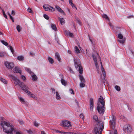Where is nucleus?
<instances>
[{
  "instance_id": "obj_1",
  "label": "nucleus",
  "mask_w": 134,
  "mask_h": 134,
  "mask_svg": "<svg viewBox=\"0 0 134 134\" xmlns=\"http://www.w3.org/2000/svg\"><path fill=\"white\" fill-rule=\"evenodd\" d=\"M1 125L3 129V131L7 133H12V132L14 130V126L8 122L2 121Z\"/></svg>"
},
{
  "instance_id": "obj_2",
  "label": "nucleus",
  "mask_w": 134,
  "mask_h": 134,
  "mask_svg": "<svg viewBox=\"0 0 134 134\" xmlns=\"http://www.w3.org/2000/svg\"><path fill=\"white\" fill-rule=\"evenodd\" d=\"M105 100L102 96H100L99 98L97 104V110L99 113H103L105 110Z\"/></svg>"
},
{
  "instance_id": "obj_3",
  "label": "nucleus",
  "mask_w": 134,
  "mask_h": 134,
  "mask_svg": "<svg viewBox=\"0 0 134 134\" xmlns=\"http://www.w3.org/2000/svg\"><path fill=\"white\" fill-rule=\"evenodd\" d=\"M9 76L12 78V79L14 81V84L15 86L18 85L24 91L26 89H29V87L27 86L24 84L19 79L16 78L15 76L12 74H10L9 75Z\"/></svg>"
},
{
  "instance_id": "obj_4",
  "label": "nucleus",
  "mask_w": 134,
  "mask_h": 134,
  "mask_svg": "<svg viewBox=\"0 0 134 134\" xmlns=\"http://www.w3.org/2000/svg\"><path fill=\"white\" fill-rule=\"evenodd\" d=\"M103 129V126L102 123L100 125H97L94 128L93 133L94 134H102Z\"/></svg>"
},
{
  "instance_id": "obj_5",
  "label": "nucleus",
  "mask_w": 134,
  "mask_h": 134,
  "mask_svg": "<svg viewBox=\"0 0 134 134\" xmlns=\"http://www.w3.org/2000/svg\"><path fill=\"white\" fill-rule=\"evenodd\" d=\"M92 56L93 59L94 61V63L97 70V72L98 73H99V68L98 65L97 63V61L96 60V58L97 57H99L98 54L97 53H95L94 54H92Z\"/></svg>"
},
{
  "instance_id": "obj_6",
  "label": "nucleus",
  "mask_w": 134,
  "mask_h": 134,
  "mask_svg": "<svg viewBox=\"0 0 134 134\" xmlns=\"http://www.w3.org/2000/svg\"><path fill=\"white\" fill-rule=\"evenodd\" d=\"M61 124L62 126L67 127H70L72 125L70 121L67 120L63 121Z\"/></svg>"
},
{
  "instance_id": "obj_7",
  "label": "nucleus",
  "mask_w": 134,
  "mask_h": 134,
  "mask_svg": "<svg viewBox=\"0 0 134 134\" xmlns=\"http://www.w3.org/2000/svg\"><path fill=\"white\" fill-rule=\"evenodd\" d=\"M115 118L112 116L111 117L110 122V127L113 130L114 129L115 125Z\"/></svg>"
},
{
  "instance_id": "obj_8",
  "label": "nucleus",
  "mask_w": 134,
  "mask_h": 134,
  "mask_svg": "<svg viewBox=\"0 0 134 134\" xmlns=\"http://www.w3.org/2000/svg\"><path fill=\"white\" fill-rule=\"evenodd\" d=\"M123 130L126 133H130L132 131L131 127L129 124L125 125L123 128Z\"/></svg>"
},
{
  "instance_id": "obj_9",
  "label": "nucleus",
  "mask_w": 134,
  "mask_h": 134,
  "mask_svg": "<svg viewBox=\"0 0 134 134\" xmlns=\"http://www.w3.org/2000/svg\"><path fill=\"white\" fill-rule=\"evenodd\" d=\"M43 7L45 11L52 12L54 11L55 10L54 8L47 4H44L43 5Z\"/></svg>"
},
{
  "instance_id": "obj_10",
  "label": "nucleus",
  "mask_w": 134,
  "mask_h": 134,
  "mask_svg": "<svg viewBox=\"0 0 134 134\" xmlns=\"http://www.w3.org/2000/svg\"><path fill=\"white\" fill-rule=\"evenodd\" d=\"M74 63L75 67L78 68L79 66L80 65V61L79 59L77 58H75L74 59Z\"/></svg>"
},
{
  "instance_id": "obj_11",
  "label": "nucleus",
  "mask_w": 134,
  "mask_h": 134,
  "mask_svg": "<svg viewBox=\"0 0 134 134\" xmlns=\"http://www.w3.org/2000/svg\"><path fill=\"white\" fill-rule=\"evenodd\" d=\"M4 64L6 68L8 69H12L14 66V65L13 63L9 62L8 61L5 62Z\"/></svg>"
},
{
  "instance_id": "obj_12",
  "label": "nucleus",
  "mask_w": 134,
  "mask_h": 134,
  "mask_svg": "<svg viewBox=\"0 0 134 134\" xmlns=\"http://www.w3.org/2000/svg\"><path fill=\"white\" fill-rule=\"evenodd\" d=\"M93 119L95 121H97V124L95 126L94 128L96 127V126L97 125H100V124L102 123L103 125V126L104 127V125L103 122L101 121H100L98 120V118L97 116L96 115H94L93 116Z\"/></svg>"
},
{
  "instance_id": "obj_13",
  "label": "nucleus",
  "mask_w": 134,
  "mask_h": 134,
  "mask_svg": "<svg viewBox=\"0 0 134 134\" xmlns=\"http://www.w3.org/2000/svg\"><path fill=\"white\" fill-rule=\"evenodd\" d=\"M94 102L92 98L90 99V109L91 111L92 112L93 110Z\"/></svg>"
},
{
  "instance_id": "obj_14",
  "label": "nucleus",
  "mask_w": 134,
  "mask_h": 134,
  "mask_svg": "<svg viewBox=\"0 0 134 134\" xmlns=\"http://www.w3.org/2000/svg\"><path fill=\"white\" fill-rule=\"evenodd\" d=\"M27 89H26L24 91L28 95L31 97L35 99H36V97L34 94L32 93L30 91H29Z\"/></svg>"
},
{
  "instance_id": "obj_15",
  "label": "nucleus",
  "mask_w": 134,
  "mask_h": 134,
  "mask_svg": "<svg viewBox=\"0 0 134 134\" xmlns=\"http://www.w3.org/2000/svg\"><path fill=\"white\" fill-rule=\"evenodd\" d=\"M13 71L14 73H18L20 75L21 74L22 72L21 69L18 66L14 67L13 70Z\"/></svg>"
},
{
  "instance_id": "obj_16",
  "label": "nucleus",
  "mask_w": 134,
  "mask_h": 134,
  "mask_svg": "<svg viewBox=\"0 0 134 134\" xmlns=\"http://www.w3.org/2000/svg\"><path fill=\"white\" fill-rule=\"evenodd\" d=\"M55 8L59 12L65 14V13L64 11L61 9V8L58 5H55Z\"/></svg>"
},
{
  "instance_id": "obj_17",
  "label": "nucleus",
  "mask_w": 134,
  "mask_h": 134,
  "mask_svg": "<svg viewBox=\"0 0 134 134\" xmlns=\"http://www.w3.org/2000/svg\"><path fill=\"white\" fill-rule=\"evenodd\" d=\"M99 59H100V64L101 65V71L103 73V76L104 77H105V76L106 75L105 73V70L102 64V63L101 61V60H100V59L99 57Z\"/></svg>"
},
{
  "instance_id": "obj_18",
  "label": "nucleus",
  "mask_w": 134,
  "mask_h": 134,
  "mask_svg": "<svg viewBox=\"0 0 134 134\" xmlns=\"http://www.w3.org/2000/svg\"><path fill=\"white\" fill-rule=\"evenodd\" d=\"M31 75L32 77V80L34 81L36 80L37 79V76L33 73L31 72Z\"/></svg>"
},
{
  "instance_id": "obj_19",
  "label": "nucleus",
  "mask_w": 134,
  "mask_h": 134,
  "mask_svg": "<svg viewBox=\"0 0 134 134\" xmlns=\"http://www.w3.org/2000/svg\"><path fill=\"white\" fill-rule=\"evenodd\" d=\"M58 19L60 21L61 24L62 25H63L65 23V20L63 18H60L58 17Z\"/></svg>"
},
{
  "instance_id": "obj_20",
  "label": "nucleus",
  "mask_w": 134,
  "mask_h": 134,
  "mask_svg": "<svg viewBox=\"0 0 134 134\" xmlns=\"http://www.w3.org/2000/svg\"><path fill=\"white\" fill-rule=\"evenodd\" d=\"M55 58L56 59H57L59 61H60V58L59 55L58 53H55Z\"/></svg>"
},
{
  "instance_id": "obj_21",
  "label": "nucleus",
  "mask_w": 134,
  "mask_h": 134,
  "mask_svg": "<svg viewBox=\"0 0 134 134\" xmlns=\"http://www.w3.org/2000/svg\"><path fill=\"white\" fill-rule=\"evenodd\" d=\"M79 78L80 81L81 82L84 83L85 82V80L83 76L81 75H79Z\"/></svg>"
},
{
  "instance_id": "obj_22",
  "label": "nucleus",
  "mask_w": 134,
  "mask_h": 134,
  "mask_svg": "<svg viewBox=\"0 0 134 134\" xmlns=\"http://www.w3.org/2000/svg\"><path fill=\"white\" fill-rule=\"evenodd\" d=\"M77 70H79V72L80 74L82 73L83 70L82 67L81 66H79L78 68H76Z\"/></svg>"
},
{
  "instance_id": "obj_23",
  "label": "nucleus",
  "mask_w": 134,
  "mask_h": 134,
  "mask_svg": "<svg viewBox=\"0 0 134 134\" xmlns=\"http://www.w3.org/2000/svg\"><path fill=\"white\" fill-rule=\"evenodd\" d=\"M126 38H124L122 40H118V41L119 42L122 44L124 43L126 40Z\"/></svg>"
},
{
  "instance_id": "obj_24",
  "label": "nucleus",
  "mask_w": 134,
  "mask_h": 134,
  "mask_svg": "<svg viewBox=\"0 0 134 134\" xmlns=\"http://www.w3.org/2000/svg\"><path fill=\"white\" fill-rule=\"evenodd\" d=\"M75 52L77 54L80 53V51L79 50L78 47L77 46L75 47Z\"/></svg>"
},
{
  "instance_id": "obj_25",
  "label": "nucleus",
  "mask_w": 134,
  "mask_h": 134,
  "mask_svg": "<svg viewBox=\"0 0 134 134\" xmlns=\"http://www.w3.org/2000/svg\"><path fill=\"white\" fill-rule=\"evenodd\" d=\"M17 59L20 61H22L24 59V57L23 56L21 55L17 57Z\"/></svg>"
},
{
  "instance_id": "obj_26",
  "label": "nucleus",
  "mask_w": 134,
  "mask_h": 134,
  "mask_svg": "<svg viewBox=\"0 0 134 134\" xmlns=\"http://www.w3.org/2000/svg\"><path fill=\"white\" fill-rule=\"evenodd\" d=\"M48 59L49 63L51 64H52L53 63L54 60L52 58L49 57H48Z\"/></svg>"
},
{
  "instance_id": "obj_27",
  "label": "nucleus",
  "mask_w": 134,
  "mask_h": 134,
  "mask_svg": "<svg viewBox=\"0 0 134 134\" xmlns=\"http://www.w3.org/2000/svg\"><path fill=\"white\" fill-rule=\"evenodd\" d=\"M61 82L62 84L65 86L67 84V82L64 79H62L61 80Z\"/></svg>"
},
{
  "instance_id": "obj_28",
  "label": "nucleus",
  "mask_w": 134,
  "mask_h": 134,
  "mask_svg": "<svg viewBox=\"0 0 134 134\" xmlns=\"http://www.w3.org/2000/svg\"><path fill=\"white\" fill-rule=\"evenodd\" d=\"M66 34L68 36H69L72 38H73L74 37L73 34L72 33H70L69 32H68L66 33Z\"/></svg>"
},
{
  "instance_id": "obj_29",
  "label": "nucleus",
  "mask_w": 134,
  "mask_h": 134,
  "mask_svg": "<svg viewBox=\"0 0 134 134\" xmlns=\"http://www.w3.org/2000/svg\"><path fill=\"white\" fill-rule=\"evenodd\" d=\"M51 27L52 29L55 31L57 30V28L55 25L53 24H52L51 25Z\"/></svg>"
},
{
  "instance_id": "obj_30",
  "label": "nucleus",
  "mask_w": 134,
  "mask_h": 134,
  "mask_svg": "<svg viewBox=\"0 0 134 134\" xmlns=\"http://www.w3.org/2000/svg\"><path fill=\"white\" fill-rule=\"evenodd\" d=\"M56 98L57 99H60V96L58 93L57 92H56Z\"/></svg>"
},
{
  "instance_id": "obj_31",
  "label": "nucleus",
  "mask_w": 134,
  "mask_h": 134,
  "mask_svg": "<svg viewBox=\"0 0 134 134\" xmlns=\"http://www.w3.org/2000/svg\"><path fill=\"white\" fill-rule=\"evenodd\" d=\"M0 80L2 82H3L5 84H6L7 83V82L6 80L2 78H0Z\"/></svg>"
},
{
  "instance_id": "obj_32",
  "label": "nucleus",
  "mask_w": 134,
  "mask_h": 134,
  "mask_svg": "<svg viewBox=\"0 0 134 134\" xmlns=\"http://www.w3.org/2000/svg\"><path fill=\"white\" fill-rule=\"evenodd\" d=\"M53 132H56L57 133H61V134H63V133H65V132L61 131H58V130H53Z\"/></svg>"
},
{
  "instance_id": "obj_33",
  "label": "nucleus",
  "mask_w": 134,
  "mask_h": 134,
  "mask_svg": "<svg viewBox=\"0 0 134 134\" xmlns=\"http://www.w3.org/2000/svg\"><path fill=\"white\" fill-rule=\"evenodd\" d=\"M115 88L118 91H119L120 90V88L119 86H115Z\"/></svg>"
},
{
  "instance_id": "obj_34",
  "label": "nucleus",
  "mask_w": 134,
  "mask_h": 134,
  "mask_svg": "<svg viewBox=\"0 0 134 134\" xmlns=\"http://www.w3.org/2000/svg\"><path fill=\"white\" fill-rule=\"evenodd\" d=\"M25 70L26 71H27L30 74H31V73L32 72L31 71L30 69L28 68H25Z\"/></svg>"
},
{
  "instance_id": "obj_35",
  "label": "nucleus",
  "mask_w": 134,
  "mask_h": 134,
  "mask_svg": "<svg viewBox=\"0 0 134 134\" xmlns=\"http://www.w3.org/2000/svg\"><path fill=\"white\" fill-rule=\"evenodd\" d=\"M1 42L4 45H5V46H7L8 45V44L7 43V42L5 41L4 40H1Z\"/></svg>"
},
{
  "instance_id": "obj_36",
  "label": "nucleus",
  "mask_w": 134,
  "mask_h": 134,
  "mask_svg": "<svg viewBox=\"0 0 134 134\" xmlns=\"http://www.w3.org/2000/svg\"><path fill=\"white\" fill-rule=\"evenodd\" d=\"M102 16L103 18H105L106 19L109 20V18L106 14H103Z\"/></svg>"
},
{
  "instance_id": "obj_37",
  "label": "nucleus",
  "mask_w": 134,
  "mask_h": 134,
  "mask_svg": "<svg viewBox=\"0 0 134 134\" xmlns=\"http://www.w3.org/2000/svg\"><path fill=\"white\" fill-rule=\"evenodd\" d=\"M19 99L21 103H25L24 100L21 97H19Z\"/></svg>"
},
{
  "instance_id": "obj_38",
  "label": "nucleus",
  "mask_w": 134,
  "mask_h": 134,
  "mask_svg": "<svg viewBox=\"0 0 134 134\" xmlns=\"http://www.w3.org/2000/svg\"><path fill=\"white\" fill-rule=\"evenodd\" d=\"M118 37L119 39H121L123 38V35L121 34H119L118 35Z\"/></svg>"
},
{
  "instance_id": "obj_39",
  "label": "nucleus",
  "mask_w": 134,
  "mask_h": 134,
  "mask_svg": "<svg viewBox=\"0 0 134 134\" xmlns=\"http://www.w3.org/2000/svg\"><path fill=\"white\" fill-rule=\"evenodd\" d=\"M16 29L17 31L19 32L21 30V27L19 25H18L16 26Z\"/></svg>"
},
{
  "instance_id": "obj_40",
  "label": "nucleus",
  "mask_w": 134,
  "mask_h": 134,
  "mask_svg": "<svg viewBox=\"0 0 134 134\" xmlns=\"http://www.w3.org/2000/svg\"><path fill=\"white\" fill-rule=\"evenodd\" d=\"M21 78L24 81H25L26 80V78L25 77L24 75L21 76Z\"/></svg>"
},
{
  "instance_id": "obj_41",
  "label": "nucleus",
  "mask_w": 134,
  "mask_h": 134,
  "mask_svg": "<svg viewBox=\"0 0 134 134\" xmlns=\"http://www.w3.org/2000/svg\"><path fill=\"white\" fill-rule=\"evenodd\" d=\"M18 121L19 122V124L21 125H22L24 124V122L21 119H19Z\"/></svg>"
},
{
  "instance_id": "obj_42",
  "label": "nucleus",
  "mask_w": 134,
  "mask_h": 134,
  "mask_svg": "<svg viewBox=\"0 0 134 134\" xmlns=\"http://www.w3.org/2000/svg\"><path fill=\"white\" fill-rule=\"evenodd\" d=\"M80 86L81 87H84L85 85L84 83H83V82H82L80 83Z\"/></svg>"
},
{
  "instance_id": "obj_43",
  "label": "nucleus",
  "mask_w": 134,
  "mask_h": 134,
  "mask_svg": "<svg viewBox=\"0 0 134 134\" xmlns=\"http://www.w3.org/2000/svg\"><path fill=\"white\" fill-rule=\"evenodd\" d=\"M43 16L46 19L48 20L49 19L48 16L47 15L44 14L43 15Z\"/></svg>"
},
{
  "instance_id": "obj_44",
  "label": "nucleus",
  "mask_w": 134,
  "mask_h": 134,
  "mask_svg": "<svg viewBox=\"0 0 134 134\" xmlns=\"http://www.w3.org/2000/svg\"><path fill=\"white\" fill-rule=\"evenodd\" d=\"M9 48L10 50H11L12 52V53H14V51L13 49V48L11 46H9Z\"/></svg>"
},
{
  "instance_id": "obj_45",
  "label": "nucleus",
  "mask_w": 134,
  "mask_h": 134,
  "mask_svg": "<svg viewBox=\"0 0 134 134\" xmlns=\"http://www.w3.org/2000/svg\"><path fill=\"white\" fill-rule=\"evenodd\" d=\"M71 94H74V92L73 90L71 89H70L69 90Z\"/></svg>"
},
{
  "instance_id": "obj_46",
  "label": "nucleus",
  "mask_w": 134,
  "mask_h": 134,
  "mask_svg": "<svg viewBox=\"0 0 134 134\" xmlns=\"http://www.w3.org/2000/svg\"><path fill=\"white\" fill-rule=\"evenodd\" d=\"M34 124L35 126L36 127L38 126L39 125L38 123L36 121H35Z\"/></svg>"
},
{
  "instance_id": "obj_47",
  "label": "nucleus",
  "mask_w": 134,
  "mask_h": 134,
  "mask_svg": "<svg viewBox=\"0 0 134 134\" xmlns=\"http://www.w3.org/2000/svg\"><path fill=\"white\" fill-rule=\"evenodd\" d=\"M63 134H76L75 133H73L72 132H65V133H63Z\"/></svg>"
},
{
  "instance_id": "obj_48",
  "label": "nucleus",
  "mask_w": 134,
  "mask_h": 134,
  "mask_svg": "<svg viewBox=\"0 0 134 134\" xmlns=\"http://www.w3.org/2000/svg\"><path fill=\"white\" fill-rule=\"evenodd\" d=\"M69 70L70 71L71 73L72 74L74 73V72L72 70L71 68H69Z\"/></svg>"
},
{
  "instance_id": "obj_49",
  "label": "nucleus",
  "mask_w": 134,
  "mask_h": 134,
  "mask_svg": "<svg viewBox=\"0 0 134 134\" xmlns=\"http://www.w3.org/2000/svg\"><path fill=\"white\" fill-rule=\"evenodd\" d=\"M27 132L29 134H32V131L31 130H28L27 131Z\"/></svg>"
},
{
  "instance_id": "obj_50",
  "label": "nucleus",
  "mask_w": 134,
  "mask_h": 134,
  "mask_svg": "<svg viewBox=\"0 0 134 134\" xmlns=\"http://www.w3.org/2000/svg\"><path fill=\"white\" fill-rule=\"evenodd\" d=\"M27 11L29 13H32V10L30 8H28L27 9Z\"/></svg>"
},
{
  "instance_id": "obj_51",
  "label": "nucleus",
  "mask_w": 134,
  "mask_h": 134,
  "mask_svg": "<svg viewBox=\"0 0 134 134\" xmlns=\"http://www.w3.org/2000/svg\"><path fill=\"white\" fill-rule=\"evenodd\" d=\"M71 5L72 6V7L73 8H75L76 9H77V8L76 7L75 5L73 3H72V4H71Z\"/></svg>"
},
{
  "instance_id": "obj_52",
  "label": "nucleus",
  "mask_w": 134,
  "mask_h": 134,
  "mask_svg": "<svg viewBox=\"0 0 134 134\" xmlns=\"http://www.w3.org/2000/svg\"><path fill=\"white\" fill-rule=\"evenodd\" d=\"M11 14L13 15H14L15 14V11L13 10H12V11Z\"/></svg>"
},
{
  "instance_id": "obj_53",
  "label": "nucleus",
  "mask_w": 134,
  "mask_h": 134,
  "mask_svg": "<svg viewBox=\"0 0 134 134\" xmlns=\"http://www.w3.org/2000/svg\"><path fill=\"white\" fill-rule=\"evenodd\" d=\"M10 19H11L13 22H14V19L12 16L10 17Z\"/></svg>"
},
{
  "instance_id": "obj_54",
  "label": "nucleus",
  "mask_w": 134,
  "mask_h": 134,
  "mask_svg": "<svg viewBox=\"0 0 134 134\" xmlns=\"http://www.w3.org/2000/svg\"><path fill=\"white\" fill-rule=\"evenodd\" d=\"M52 90V92L53 93H54V94H55L56 93L55 92V90L53 88H51V89Z\"/></svg>"
},
{
  "instance_id": "obj_55",
  "label": "nucleus",
  "mask_w": 134,
  "mask_h": 134,
  "mask_svg": "<svg viewBox=\"0 0 134 134\" xmlns=\"http://www.w3.org/2000/svg\"><path fill=\"white\" fill-rule=\"evenodd\" d=\"M76 20L77 22L80 24H81V22L79 19H76Z\"/></svg>"
},
{
  "instance_id": "obj_56",
  "label": "nucleus",
  "mask_w": 134,
  "mask_h": 134,
  "mask_svg": "<svg viewBox=\"0 0 134 134\" xmlns=\"http://www.w3.org/2000/svg\"><path fill=\"white\" fill-rule=\"evenodd\" d=\"M80 117L81 119H83L84 118V116H83V115L82 114H80Z\"/></svg>"
},
{
  "instance_id": "obj_57",
  "label": "nucleus",
  "mask_w": 134,
  "mask_h": 134,
  "mask_svg": "<svg viewBox=\"0 0 134 134\" xmlns=\"http://www.w3.org/2000/svg\"><path fill=\"white\" fill-rule=\"evenodd\" d=\"M74 102L75 103L77 104V105L78 106L79 105V103L77 100L76 99H75L74 100Z\"/></svg>"
},
{
  "instance_id": "obj_58",
  "label": "nucleus",
  "mask_w": 134,
  "mask_h": 134,
  "mask_svg": "<svg viewBox=\"0 0 134 134\" xmlns=\"http://www.w3.org/2000/svg\"><path fill=\"white\" fill-rule=\"evenodd\" d=\"M114 134H117V130H114ZM110 134H111V133H110Z\"/></svg>"
},
{
  "instance_id": "obj_59",
  "label": "nucleus",
  "mask_w": 134,
  "mask_h": 134,
  "mask_svg": "<svg viewBox=\"0 0 134 134\" xmlns=\"http://www.w3.org/2000/svg\"><path fill=\"white\" fill-rule=\"evenodd\" d=\"M4 55V54L3 53L1 52H0V56L2 57H3Z\"/></svg>"
},
{
  "instance_id": "obj_60",
  "label": "nucleus",
  "mask_w": 134,
  "mask_h": 134,
  "mask_svg": "<svg viewBox=\"0 0 134 134\" xmlns=\"http://www.w3.org/2000/svg\"><path fill=\"white\" fill-rule=\"evenodd\" d=\"M72 2V0H70L69 1V3L70 5H71V4H72V3H73Z\"/></svg>"
},
{
  "instance_id": "obj_61",
  "label": "nucleus",
  "mask_w": 134,
  "mask_h": 134,
  "mask_svg": "<svg viewBox=\"0 0 134 134\" xmlns=\"http://www.w3.org/2000/svg\"><path fill=\"white\" fill-rule=\"evenodd\" d=\"M3 15H4V16L5 17L6 19H7V15L5 14V13H4L3 14Z\"/></svg>"
},
{
  "instance_id": "obj_62",
  "label": "nucleus",
  "mask_w": 134,
  "mask_h": 134,
  "mask_svg": "<svg viewBox=\"0 0 134 134\" xmlns=\"http://www.w3.org/2000/svg\"><path fill=\"white\" fill-rule=\"evenodd\" d=\"M16 134H22L20 132H17L16 133Z\"/></svg>"
},
{
  "instance_id": "obj_63",
  "label": "nucleus",
  "mask_w": 134,
  "mask_h": 134,
  "mask_svg": "<svg viewBox=\"0 0 134 134\" xmlns=\"http://www.w3.org/2000/svg\"><path fill=\"white\" fill-rule=\"evenodd\" d=\"M68 53L70 54H71V51H70V50H68Z\"/></svg>"
},
{
  "instance_id": "obj_64",
  "label": "nucleus",
  "mask_w": 134,
  "mask_h": 134,
  "mask_svg": "<svg viewBox=\"0 0 134 134\" xmlns=\"http://www.w3.org/2000/svg\"><path fill=\"white\" fill-rule=\"evenodd\" d=\"M41 134H46L43 131H41Z\"/></svg>"
}]
</instances>
